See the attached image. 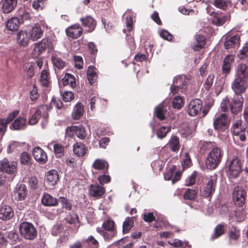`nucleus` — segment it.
I'll list each match as a JSON object with an SVG mask.
<instances>
[{
    "instance_id": "1",
    "label": "nucleus",
    "mask_w": 248,
    "mask_h": 248,
    "mask_svg": "<svg viewBox=\"0 0 248 248\" xmlns=\"http://www.w3.org/2000/svg\"><path fill=\"white\" fill-rule=\"evenodd\" d=\"M222 152L220 149L217 147L212 148L208 153L206 160V166L207 169L214 170L216 168L221 162Z\"/></svg>"
},
{
    "instance_id": "2",
    "label": "nucleus",
    "mask_w": 248,
    "mask_h": 248,
    "mask_svg": "<svg viewBox=\"0 0 248 248\" xmlns=\"http://www.w3.org/2000/svg\"><path fill=\"white\" fill-rule=\"evenodd\" d=\"M187 79L185 76H177L173 79V83L170 87V93L173 94L179 92L185 93L186 88Z\"/></svg>"
},
{
    "instance_id": "3",
    "label": "nucleus",
    "mask_w": 248,
    "mask_h": 248,
    "mask_svg": "<svg viewBox=\"0 0 248 248\" xmlns=\"http://www.w3.org/2000/svg\"><path fill=\"white\" fill-rule=\"evenodd\" d=\"M217 180V175L216 174H214L206 179L202 192L203 197H210L215 192Z\"/></svg>"
},
{
    "instance_id": "4",
    "label": "nucleus",
    "mask_w": 248,
    "mask_h": 248,
    "mask_svg": "<svg viewBox=\"0 0 248 248\" xmlns=\"http://www.w3.org/2000/svg\"><path fill=\"white\" fill-rule=\"evenodd\" d=\"M49 108L47 105H41L35 110V112L31 116L29 119V123L30 124L33 125L36 124L41 115L45 119L47 118L48 116L47 111Z\"/></svg>"
},
{
    "instance_id": "5",
    "label": "nucleus",
    "mask_w": 248,
    "mask_h": 248,
    "mask_svg": "<svg viewBox=\"0 0 248 248\" xmlns=\"http://www.w3.org/2000/svg\"><path fill=\"white\" fill-rule=\"evenodd\" d=\"M248 86V81L235 77L232 83L231 87L235 95L238 96L246 92Z\"/></svg>"
},
{
    "instance_id": "6",
    "label": "nucleus",
    "mask_w": 248,
    "mask_h": 248,
    "mask_svg": "<svg viewBox=\"0 0 248 248\" xmlns=\"http://www.w3.org/2000/svg\"><path fill=\"white\" fill-rule=\"evenodd\" d=\"M232 195L235 205L240 207L245 203L247 192L243 187L238 186L235 187Z\"/></svg>"
},
{
    "instance_id": "7",
    "label": "nucleus",
    "mask_w": 248,
    "mask_h": 248,
    "mask_svg": "<svg viewBox=\"0 0 248 248\" xmlns=\"http://www.w3.org/2000/svg\"><path fill=\"white\" fill-rule=\"evenodd\" d=\"M0 170L8 174L15 175L16 172V163L4 158L0 160Z\"/></svg>"
},
{
    "instance_id": "8",
    "label": "nucleus",
    "mask_w": 248,
    "mask_h": 248,
    "mask_svg": "<svg viewBox=\"0 0 248 248\" xmlns=\"http://www.w3.org/2000/svg\"><path fill=\"white\" fill-rule=\"evenodd\" d=\"M241 171V165L240 160L237 158H233L229 166L228 174L229 177H237Z\"/></svg>"
},
{
    "instance_id": "9",
    "label": "nucleus",
    "mask_w": 248,
    "mask_h": 248,
    "mask_svg": "<svg viewBox=\"0 0 248 248\" xmlns=\"http://www.w3.org/2000/svg\"><path fill=\"white\" fill-rule=\"evenodd\" d=\"M229 123L228 116L227 114L222 113L216 115L214 120V126L217 130H223Z\"/></svg>"
},
{
    "instance_id": "10",
    "label": "nucleus",
    "mask_w": 248,
    "mask_h": 248,
    "mask_svg": "<svg viewBox=\"0 0 248 248\" xmlns=\"http://www.w3.org/2000/svg\"><path fill=\"white\" fill-rule=\"evenodd\" d=\"M202 107V105L201 100L195 99L191 100L187 106V113L191 116L197 115L201 112Z\"/></svg>"
},
{
    "instance_id": "11",
    "label": "nucleus",
    "mask_w": 248,
    "mask_h": 248,
    "mask_svg": "<svg viewBox=\"0 0 248 248\" xmlns=\"http://www.w3.org/2000/svg\"><path fill=\"white\" fill-rule=\"evenodd\" d=\"M244 99L242 95H234L230 104V110L232 114H236L241 111Z\"/></svg>"
},
{
    "instance_id": "12",
    "label": "nucleus",
    "mask_w": 248,
    "mask_h": 248,
    "mask_svg": "<svg viewBox=\"0 0 248 248\" xmlns=\"http://www.w3.org/2000/svg\"><path fill=\"white\" fill-rule=\"evenodd\" d=\"M105 193V187L99 185L97 183L91 185L89 188L90 196L96 199L101 198Z\"/></svg>"
},
{
    "instance_id": "13",
    "label": "nucleus",
    "mask_w": 248,
    "mask_h": 248,
    "mask_svg": "<svg viewBox=\"0 0 248 248\" xmlns=\"http://www.w3.org/2000/svg\"><path fill=\"white\" fill-rule=\"evenodd\" d=\"M234 61V58L232 55H228L224 58L222 66V72L225 77L230 73Z\"/></svg>"
},
{
    "instance_id": "14",
    "label": "nucleus",
    "mask_w": 248,
    "mask_h": 248,
    "mask_svg": "<svg viewBox=\"0 0 248 248\" xmlns=\"http://www.w3.org/2000/svg\"><path fill=\"white\" fill-rule=\"evenodd\" d=\"M27 30L30 38L33 41H37L41 38L43 34V31L39 24H35L33 26L29 28Z\"/></svg>"
},
{
    "instance_id": "15",
    "label": "nucleus",
    "mask_w": 248,
    "mask_h": 248,
    "mask_svg": "<svg viewBox=\"0 0 248 248\" xmlns=\"http://www.w3.org/2000/svg\"><path fill=\"white\" fill-rule=\"evenodd\" d=\"M32 155L34 159L40 164H45L47 160L46 152L39 147L37 146L33 149Z\"/></svg>"
},
{
    "instance_id": "16",
    "label": "nucleus",
    "mask_w": 248,
    "mask_h": 248,
    "mask_svg": "<svg viewBox=\"0 0 248 248\" xmlns=\"http://www.w3.org/2000/svg\"><path fill=\"white\" fill-rule=\"evenodd\" d=\"M235 77L248 81V65L243 63L238 64L235 70Z\"/></svg>"
},
{
    "instance_id": "17",
    "label": "nucleus",
    "mask_w": 248,
    "mask_h": 248,
    "mask_svg": "<svg viewBox=\"0 0 248 248\" xmlns=\"http://www.w3.org/2000/svg\"><path fill=\"white\" fill-rule=\"evenodd\" d=\"M28 30H20L16 34V41L18 45L21 46H27L31 39L29 35Z\"/></svg>"
},
{
    "instance_id": "18",
    "label": "nucleus",
    "mask_w": 248,
    "mask_h": 248,
    "mask_svg": "<svg viewBox=\"0 0 248 248\" xmlns=\"http://www.w3.org/2000/svg\"><path fill=\"white\" fill-rule=\"evenodd\" d=\"M27 195L26 186L24 184H17L16 186L13 196L15 200L22 201L25 199Z\"/></svg>"
},
{
    "instance_id": "19",
    "label": "nucleus",
    "mask_w": 248,
    "mask_h": 248,
    "mask_svg": "<svg viewBox=\"0 0 248 248\" xmlns=\"http://www.w3.org/2000/svg\"><path fill=\"white\" fill-rule=\"evenodd\" d=\"M82 29L78 24H75L68 27L66 30L67 35L73 39H77L82 33Z\"/></svg>"
},
{
    "instance_id": "20",
    "label": "nucleus",
    "mask_w": 248,
    "mask_h": 248,
    "mask_svg": "<svg viewBox=\"0 0 248 248\" xmlns=\"http://www.w3.org/2000/svg\"><path fill=\"white\" fill-rule=\"evenodd\" d=\"M240 36L238 34L226 36L224 46L225 49H230L237 46L239 44Z\"/></svg>"
},
{
    "instance_id": "21",
    "label": "nucleus",
    "mask_w": 248,
    "mask_h": 248,
    "mask_svg": "<svg viewBox=\"0 0 248 248\" xmlns=\"http://www.w3.org/2000/svg\"><path fill=\"white\" fill-rule=\"evenodd\" d=\"M17 3V0H2L0 3L2 11L4 14L11 13L16 6Z\"/></svg>"
},
{
    "instance_id": "22",
    "label": "nucleus",
    "mask_w": 248,
    "mask_h": 248,
    "mask_svg": "<svg viewBox=\"0 0 248 248\" xmlns=\"http://www.w3.org/2000/svg\"><path fill=\"white\" fill-rule=\"evenodd\" d=\"M14 215L12 208L7 205H3L0 207V219L7 220L11 219Z\"/></svg>"
},
{
    "instance_id": "23",
    "label": "nucleus",
    "mask_w": 248,
    "mask_h": 248,
    "mask_svg": "<svg viewBox=\"0 0 248 248\" xmlns=\"http://www.w3.org/2000/svg\"><path fill=\"white\" fill-rule=\"evenodd\" d=\"M84 113V106L81 103H78L74 107L72 113V117L73 120L79 119Z\"/></svg>"
},
{
    "instance_id": "24",
    "label": "nucleus",
    "mask_w": 248,
    "mask_h": 248,
    "mask_svg": "<svg viewBox=\"0 0 248 248\" xmlns=\"http://www.w3.org/2000/svg\"><path fill=\"white\" fill-rule=\"evenodd\" d=\"M27 120L25 118L19 117L16 119L12 125L10 126L11 129L22 130L24 129L27 125Z\"/></svg>"
},
{
    "instance_id": "25",
    "label": "nucleus",
    "mask_w": 248,
    "mask_h": 248,
    "mask_svg": "<svg viewBox=\"0 0 248 248\" xmlns=\"http://www.w3.org/2000/svg\"><path fill=\"white\" fill-rule=\"evenodd\" d=\"M42 202L45 206H55L58 204V199L47 193H45L42 198Z\"/></svg>"
},
{
    "instance_id": "26",
    "label": "nucleus",
    "mask_w": 248,
    "mask_h": 248,
    "mask_svg": "<svg viewBox=\"0 0 248 248\" xmlns=\"http://www.w3.org/2000/svg\"><path fill=\"white\" fill-rule=\"evenodd\" d=\"M20 25V20L16 17L9 18L6 22V27L9 31L17 30Z\"/></svg>"
},
{
    "instance_id": "27",
    "label": "nucleus",
    "mask_w": 248,
    "mask_h": 248,
    "mask_svg": "<svg viewBox=\"0 0 248 248\" xmlns=\"http://www.w3.org/2000/svg\"><path fill=\"white\" fill-rule=\"evenodd\" d=\"M194 132V127L190 126L188 124H183L180 133L185 138H189L192 137Z\"/></svg>"
},
{
    "instance_id": "28",
    "label": "nucleus",
    "mask_w": 248,
    "mask_h": 248,
    "mask_svg": "<svg viewBox=\"0 0 248 248\" xmlns=\"http://www.w3.org/2000/svg\"><path fill=\"white\" fill-rule=\"evenodd\" d=\"M73 150L75 155L78 156H83L87 151L86 146L81 142H77L74 144Z\"/></svg>"
},
{
    "instance_id": "29",
    "label": "nucleus",
    "mask_w": 248,
    "mask_h": 248,
    "mask_svg": "<svg viewBox=\"0 0 248 248\" xmlns=\"http://www.w3.org/2000/svg\"><path fill=\"white\" fill-rule=\"evenodd\" d=\"M80 21L83 26L89 28V31H92L96 26L95 20L90 16H88L86 18H81Z\"/></svg>"
},
{
    "instance_id": "30",
    "label": "nucleus",
    "mask_w": 248,
    "mask_h": 248,
    "mask_svg": "<svg viewBox=\"0 0 248 248\" xmlns=\"http://www.w3.org/2000/svg\"><path fill=\"white\" fill-rule=\"evenodd\" d=\"M126 15V30L128 32L132 30L133 18L136 16V14L131 10H128L124 14Z\"/></svg>"
},
{
    "instance_id": "31",
    "label": "nucleus",
    "mask_w": 248,
    "mask_h": 248,
    "mask_svg": "<svg viewBox=\"0 0 248 248\" xmlns=\"http://www.w3.org/2000/svg\"><path fill=\"white\" fill-rule=\"evenodd\" d=\"M59 180L58 171L54 170H52L47 172L46 175V181L51 186H54Z\"/></svg>"
},
{
    "instance_id": "32",
    "label": "nucleus",
    "mask_w": 248,
    "mask_h": 248,
    "mask_svg": "<svg viewBox=\"0 0 248 248\" xmlns=\"http://www.w3.org/2000/svg\"><path fill=\"white\" fill-rule=\"evenodd\" d=\"M49 73L46 69L42 70L40 75V82L44 87H48L50 83Z\"/></svg>"
},
{
    "instance_id": "33",
    "label": "nucleus",
    "mask_w": 248,
    "mask_h": 248,
    "mask_svg": "<svg viewBox=\"0 0 248 248\" xmlns=\"http://www.w3.org/2000/svg\"><path fill=\"white\" fill-rule=\"evenodd\" d=\"M19 232H36V230L33 225L28 222H23L19 227Z\"/></svg>"
},
{
    "instance_id": "34",
    "label": "nucleus",
    "mask_w": 248,
    "mask_h": 248,
    "mask_svg": "<svg viewBox=\"0 0 248 248\" xmlns=\"http://www.w3.org/2000/svg\"><path fill=\"white\" fill-rule=\"evenodd\" d=\"M92 167L98 170H107L108 168V163L104 160L96 159L92 165Z\"/></svg>"
},
{
    "instance_id": "35",
    "label": "nucleus",
    "mask_w": 248,
    "mask_h": 248,
    "mask_svg": "<svg viewBox=\"0 0 248 248\" xmlns=\"http://www.w3.org/2000/svg\"><path fill=\"white\" fill-rule=\"evenodd\" d=\"M196 43L192 48L195 51H198L203 47L205 44V39L203 35L198 34L195 36Z\"/></svg>"
},
{
    "instance_id": "36",
    "label": "nucleus",
    "mask_w": 248,
    "mask_h": 248,
    "mask_svg": "<svg viewBox=\"0 0 248 248\" xmlns=\"http://www.w3.org/2000/svg\"><path fill=\"white\" fill-rule=\"evenodd\" d=\"M96 69L93 66H89L87 71V76L89 83L93 84L97 78Z\"/></svg>"
},
{
    "instance_id": "37",
    "label": "nucleus",
    "mask_w": 248,
    "mask_h": 248,
    "mask_svg": "<svg viewBox=\"0 0 248 248\" xmlns=\"http://www.w3.org/2000/svg\"><path fill=\"white\" fill-rule=\"evenodd\" d=\"M63 86L70 85V86L73 88L76 86V83L75 78L72 75L66 73L62 79Z\"/></svg>"
},
{
    "instance_id": "38",
    "label": "nucleus",
    "mask_w": 248,
    "mask_h": 248,
    "mask_svg": "<svg viewBox=\"0 0 248 248\" xmlns=\"http://www.w3.org/2000/svg\"><path fill=\"white\" fill-rule=\"evenodd\" d=\"M169 143L171 151L177 152L179 150V139L176 136H172L169 140Z\"/></svg>"
},
{
    "instance_id": "39",
    "label": "nucleus",
    "mask_w": 248,
    "mask_h": 248,
    "mask_svg": "<svg viewBox=\"0 0 248 248\" xmlns=\"http://www.w3.org/2000/svg\"><path fill=\"white\" fill-rule=\"evenodd\" d=\"M156 216V219L155 218L156 220V225L155 227L158 228H162V227H166L168 225H169V223L168 221L167 220V219L165 216H164L162 215L159 214L157 215Z\"/></svg>"
},
{
    "instance_id": "40",
    "label": "nucleus",
    "mask_w": 248,
    "mask_h": 248,
    "mask_svg": "<svg viewBox=\"0 0 248 248\" xmlns=\"http://www.w3.org/2000/svg\"><path fill=\"white\" fill-rule=\"evenodd\" d=\"M133 217H127L123 224V232H127L134 225Z\"/></svg>"
},
{
    "instance_id": "41",
    "label": "nucleus",
    "mask_w": 248,
    "mask_h": 248,
    "mask_svg": "<svg viewBox=\"0 0 248 248\" xmlns=\"http://www.w3.org/2000/svg\"><path fill=\"white\" fill-rule=\"evenodd\" d=\"M76 126L77 128L75 134L77 137L81 140L85 139L87 135L85 128L81 125Z\"/></svg>"
},
{
    "instance_id": "42",
    "label": "nucleus",
    "mask_w": 248,
    "mask_h": 248,
    "mask_svg": "<svg viewBox=\"0 0 248 248\" xmlns=\"http://www.w3.org/2000/svg\"><path fill=\"white\" fill-rule=\"evenodd\" d=\"M200 152L202 154H204L208 150H211L212 148L216 146L214 143L211 142H202L200 144Z\"/></svg>"
},
{
    "instance_id": "43",
    "label": "nucleus",
    "mask_w": 248,
    "mask_h": 248,
    "mask_svg": "<svg viewBox=\"0 0 248 248\" xmlns=\"http://www.w3.org/2000/svg\"><path fill=\"white\" fill-rule=\"evenodd\" d=\"M20 163L23 165L29 166L31 164V158L27 152H23L20 157Z\"/></svg>"
},
{
    "instance_id": "44",
    "label": "nucleus",
    "mask_w": 248,
    "mask_h": 248,
    "mask_svg": "<svg viewBox=\"0 0 248 248\" xmlns=\"http://www.w3.org/2000/svg\"><path fill=\"white\" fill-rule=\"evenodd\" d=\"M102 227L104 231L113 232L115 231V223L111 220L108 219L104 222Z\"/></svg>"
},
{
    "instance_id": "45",
    "label": "nucleus",
    "mask_w": 248,
    "mask_h": 248,
    "mask_svg": "<svg viewBox=\"0 0 248 248\" xmlns=\"http://www.w3.org/2000/svg\"><path fill=\"white\" fill-rule=\"evenodd\" d=\"M47 4V0H34L32 4V7L37 10L40 11L44 9Z\"/></svg>"
},
{
    "instance_id": "46",
    "label": "nucleus",
    "mask_w": 248,
    "mask_h": 248,
    "mask_svg": "<svg viewBox=\"0 0 248 248\" xmlns=\"http://www.w3.org/2000/svg\"><path fill=\"white\" fill-rule=\"evenodd\" d=\"M242 124V121L240 119L237 120L234 122L232 129V132L234 135H238L242 131L243 128Z\"/></svg>"
},
{
    "instance_id": "47",
    "label": "nucleus",
    "mask_w": 248,
    "mask_h": 248,
    "mask_svg": "<svg viewBox=\"0 0 248 248\" xmlns=\"http://www.w3.org/2000/svg\"><path fill=\"white\" fill-rule=\"evenodd\" d=\"M164 108L162 104L157 106L155 109V116L160 120H163L165 119Z\"/></svg>"
},
{
    "instance_id": "48",
    "label": "nucleus",
    "mask_w": 248,
    "mask_h": 248,
    "mask_svg": "<svg viewBox=\"0 0 248 248\" xmlns=\"http://www.w3.org/2000/svg\"><path fill=\"white\" fill-rule=\"evenodd\" d=\"M184 106L183 99L180 96H175L172 101V107L173 108L180 109Z\"/></svg>"
},
{
    "instance_id": "49",
    "label": "nucleus",
    "mask_w": 248,
    "mask_h": 248,
    "mask_svg": "<svg viewBox=\"0 0 248 248\" xmlns=\"http://www.w3.org/2000/svg\"><path fill=\"white\" fill-rule=\"evenodd\" d=\"M51 59L53 65L55 68L61 69L65 66V62L61 58L54 56L52 57Z\"/></svg>"
},
{
    "instance_id": "50",
    "label": "nucleus",
    "mask_w": 248,
    "mask_h": 248,
    "mask_svg": "<svg viewBox=\"0 0 248 248\" xmlns=\"http://www.w3.org/2000/svg\"><path fill=\"white\" fill-rule=\"evenodd\" d=\"M58 202L62 204V207L67 210H71L72 209V203L69 200L63 197H60L58 199Z\"/></svg>"
},
{
    "instance_id": "51",
    "label": "nucleus",
    "mask_w": 248,
    "mask_h": 248,
    "mask_svg": "<svg viewBox=\"0 0 248 248\" xmlns=\"http://www.w3.org/2000/svg\"><path fill=\"white\" fill-rule=\"evenodd\" d=\"M230 3V1L227 0H214V5L216 7L225 10Z\"/></svg>"
},
{
    "instance_id": "52",
    "label": "nucleus",
    "mask_w": 248,
    "mask_h": 248,
    "mask_svg": "<svg viewBox=\"0 0 248 248\" xmlns=\"http://www.w3.org/2000/svg\"><path fill=\"white\" fill-rule=\"evenodd\" d=\"M66 221L71 224H74L76 226L78 227L79 220L78 216L76 214L69 215L66 218Z\"/></svg>"
},
{
    "instance_id": "53",
    "label": "nucleus",
    "mask_w": 248,
    "mask_h": 248,
    "mask_svg": "<svg viewBox=\"0 0 248 248\" xmlns=\"http://www.w3.org/2000/svg\"><path fill=\"white\" fill-rule=\"evenodd\" d=\"M24 71L29 78H31L34 75L33 68L31 63H26L24 64Z\"/></svg>"
},
{
    "instance_id": "54",
    "label": "nucleus",
    "mask_w": 248,
    "mask_h": 248,
    "mask_svg": "<svg viewBox=\"0 0 248 248\" xmlns=\"http://www.w3.org/2000/svg\"><path fill=\"white\" fill-rule=\"evenodd\" d=\"M42 46L38 42L34 44V48L32 55L34 57H37L40 55L44 51Z\"/></svg>"
},
{
    "instance_id": "55",
    "label": "nucleus",
    "mask_w": 248,
    "mask_h": 248,
    "mask_svg": "<svg viewBox=\"0 0 248 248\" xmlns=\"http://www.w3.org/2000/svg\"><path fill=\"white\" fill-rule=\"evenodd\" d=\"M197 195V192L194 189L188 188L184 195L185 199L193 200Z\"/></svg>"
},
{
    "instance_id": "56",
    "label": "nucleus",
    "mask_w": 248,
    "mask_h": 248,
    "mask_svg": "<svg viewBox=\"0 0 248 248\" xmlns=\"http://www.w3.org/2000/svg\"><path fill=\"white\" fill-rule=\"evenodd\" d=\"M54 152L57 157L62 156L64 152V148L60 144L55 143L53 145Z\"/></svg>"
},
{
    "instance_id": "57",
    "label": "nucleus",
    "mask_w": 248,
    "mask_h": 248,
    "mask_svg": "<svg viewBox=\"0 0 248 248\" xmlns=\"http://www.w3.org/2000/svg\"><path fill=\"white\" fill-rule=\"evenodd\" d=\"M176 167L175 166H172L170 168L168 169L166 172L164 173V179L166 180H170L172 177L174 171L176 170Z\"/></svg>"
},
{
    "instance_id": "58",
    "label": "nucleus",
    "mask_w": 248,
    "mask_h": 248,
    "mask_svg": "<svg viewBox=\"0 0 248 248\" xmlns=\"http://www.w3.org/2000/svg\"><path fill=\"white\" fill-rule=\"evenodd\" d=\"M170 128L166 126L161 127L157 132V137L158 139H162L166 137V134L169 131Z\"/></svg>"
},
{
    "instance_id": "59",
    "label": "nucleus",
    "mask_w": 248,
    "mask_h": 248,
    "mask_svg": "<svg viewBox=\"0 0 248 248\" xmlns=\"http://www.w3.org/2000/svg\"><path fill=\"white\" fill-rule=\"evenodd\" d=\"M248 52V43H246L244 45L242 49L239 50L238 56L240 59H244L247 56Z\"/></svg>"
},
{
    "instance_id": "60",
    "label": "nucleus",
    "mask_w": 248,
    "mask_h": 248,
    "mask_svg": "<svg viewBox=\"0 0 248 248\" xmlns=\"http://www.w3.org/2000/svg\"><path fill=\"white\" fill-rule=\"evenodd\" d=\"M64 102H70L74 98L73 93L70 91H65L62 95Z\"/></svg>"
},
{
    "instance_id": "61",
    "label": "nucleus",
    "mask_w": 248,
    "mask_h": 248,
    "mask_svg": "<svg viewBox=\"0 0 248 248\" xmlns=\"http://www.w3.org/2000/svg\"><path fill=\"white\" fill-rule=\"evenodd\" d=\"M155 218L156 217L152 212L145 213L143 215V218L146 222H151L155 220Z\"/></svg>"
},
{
    "instance_id": "62",
    "label": "nucleus",
    "mask_w": 248,
    "mask_h": 248,
    "mask_svg": "<svg viewBox=\"0 0 248 248\" xmlns=\"http://www.w3.org/2000/svg\"><path fill=\"white\" fill-rule=\"evenodd\" d=\"M42 46H44L46 48L48 49V50H50L52 48V44L51 42V40L49 38H45L42 40L40 42H39Z\"/></svg>"
},
{
    "instance_id": "63",
    "label": "nucleus",
    "mask_w": 248,
    "mask_h": 248,
    "mask_svg": "<svg viewBox=\"0 0 248 248\" xmlns=\"http://www.w3.org/2000/svg\"><path fill=\"white\" fill-rule=\"evenodd\" d=\"M75 66L78 69H81L83 67V59L81 56H75L74 57Z\"/></svg>"
},
{
    "instance_id": "64",
    "label": "nucleus",
    "mask_w": 248,
    "mask_h": 248,
    "mask_svg": "<svg viewBox=\"0 0 248 248\" xmlns=\"http://www.w3.org/2000/svg\"><path fill=\"white\" fill-rule=\"evenodd\" d=\"M161 37L165 40L170 41L172 40L173 36L167 30H163L159 33Z\"/></svg>"
}]
</instances>
